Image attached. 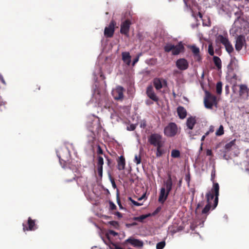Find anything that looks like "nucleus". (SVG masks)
<instances>
[{"instance_id":"56","label":"nucleus","mask_w":249,"mask_h":249,"mask_svg":"<svg viewBox=\"0 0 249 249\" xmlns=\"http://www.w3.org/2000/svg\"><path fill=\"white\" fill-rule=\"evenodd\" d=\"M6 103L5 101H3L1 100V97L0 96V106H5Z\"/></svg>"},{"instance_id":"28","label":"nucleus","mask_w":249,"mask_h":249,"mask_svg":"<svg viewBox=\"0 0 249 249\" xmlns=\"http://www.w3.org/2000/svg\"><path fill=\"white\" fill-rule=\"evenodd\" d=\"M191 50L194 54V55L196 57H200L199 56V49L196 46H192L191 47Z\"/></svg>"},{"instance_id":"4","label":"nucleus","mask_w":249,"mask_h":249,"mask_svg":"<svg viewBox=\"0 0 249 249\" xmlns=\"http://www.w3.org/2000/svg\"><path fill=\"white\" fill-rule=\"evenodd\" d=\"M148 141L150 144L158 147L162 145V136L157 133L152 134L148 138Z\"/></svg>"},{"instance_id":"22","label":"nucleus","mask_w":249,"mask_h":249,"mask_svg":"<svg viewBox=\"0 0 249 249\" xmlns=\"http://www.w3.org/2000/svg\"><path fill=\"white\" fill-rule=\"evenodd\" d=\"M184 47L182 43L180 42L177 45H174V48L173 49L172 54L173 55H178L182 52L184 50Z\"/></svg>"},{"instance_id":"61","label":"nucleus","mask_w":249,"mask_h":249,"mask_svg":"<svg viewBox=\"0 0 249 249\" xmlns=\"http://www.w3.org/2000/svg\"><path fill=\"white\" fill-rule=\"evenodd\" d=\"M213 131H214L213 128L212 126H211L210 128L209 131H210V133H212L213 132Z\"/></svg>"},{"instance_id":"59","label":"nucleus","mask_w":249,"mask_h":249,"mask_svg":"<svg viewBox=\"0 0 249 249\" xmlns=\"http://www.w3.org/2000/svg\"><path fill=\"white\" fill-rule=\"evenodd\" d=\"M160 210V207H158L157 208V209L156 210V211L154 212V214H155V213H158Z\"/></svg>"},{"instance_id":"46","label":"nucleus","mask_w":249,"mask_h":249,"mask_svg":"<svg viewBox=\"0 0 249 249\" xmlns=\"http://www.w3.org/2000/svg\"><path fill=\"white\" fill-rule=\"evenodd\" d=\"M97 171L99 176L102 178L103 176V167H97Z\"/></svg>"},{"instance_id":"49","label":"nucleus","mask_w":249,"mask_h":249,"mask_svg":"<svg viewBox=\"0 0 249 249\" xmlns=\"http://www.w3.org/2000/svg\"><path fill=\"white\" fill-rule=\"evenodd\" d=\"M97 153L98 155L103 154V151L100 145L97 146Z\"/></svg>"},{"instance_id":"12","label":"nucleus","mask_w":249,"mask_h":249,"mask_svg":"<svg viewBox=\"0 0 249 249\" xmlns=\"http://www.w3.org/2000/svg\"><path fill=\"white\" fill-rule=\"evenodd\" d=\"M219 186L218 183L213 182V186L211 192L214 194L215 198L214 200V203L213 204V209L215 208L218 202V196H219Z\"/></svg>"},{"instance_id":"53","label":"nucleus","mask_w":249,"mask_h":249,"mask_svg":"<svg viewBox=\"0 0 249 249\" xmlns=\"http://www.w3.org/2000/svg\"><path fill=\"white\" fill-rule=\"evenodd\" d=\"M185 180L188 183H189L190 180V177L189 174H188L186 176Z\"/></svg>"},{"instance_id":"1","label":"nucleus","mask_w":249,"mask_h":249,"mask_svg":"<svg viewBox=\"0 0 249 249\" xmlns=\"http://www.w3.org/2000/svg\"><path fill=\"white\" fill-rule=\"evenodd\" d=\"M204 103L206 108H212L213 105H217L216 97L210 92L206 91Z\"/></svg>"},{"instance_id":"54","label":"nucleus","mask_w":249,"mask_h":249,"mask_svg":"<svg viewBox=\"0 0 249 249\" xmlns=\"http://www.w3.org/2000/svg\"><path fill=\"white\" fill-rule=\"evenodd\" d=\"M110 223L111 225H113V226H115V227L118 225V223L117 222H116V221H111L110 222Z\"/></svg>"},{"instance_id":"51","label":"nucleus","mask_w":249,"mask_h":249,"mask_svg":"<svg viewBox=\"0 0 249 249\" xmlns=\"http://www.w3.org/2000/svg\"><path fill=\"white\" fill-rule=\"evenodd\" d=\"M0 80L1 81V83L4 85H6V82L3 77V76L0 73Z\"/></svg>"},{"instance_id":"33","label":"nucleus","mask_w":249,"mask_h":249,"mask_svg":"<svg viewBox=\"0 0 249 249\" xmlns=\"http://www.w3.org/2000/svg\"><path fill=\"white\" fill-rule=\"evenodd\" d=\"M180 153L178 150L174 149L171 151V157L174 158H178L180 157Z\"/></svg>"},{"instance_id":"55","label":"nucleus","mask_w":249,"mask_h":249,"mask_svg":"<svg viewBox=\"0 0 249 249\" xmlns=\"http://www.w3.org/2000/svg\"><path fill=\"white\" fill-rule=\"evenodd\" d=\"M145 196H146V194H145H145H143L142 195V196H141V197H140L139 198H138V200L139 201H141V200H142V199H144V198H145Z\"/></svg>"},{"instance_id":"20","label":"nucleus","mask_w":249,"mask_h":249,"mask_svg":"<svg viewBox=\"0 0 249 249\" xmlns=\"http://www.w3.org/2000/svg\"><path fill=\"white\" fill-rule=\"evenodd\" d=\"M122 60L127 66H129L131 63V56L128 52H124L122 53Z\"/></svg>"},{"instance_id":"37","label":"nucleus","mask_w":249,"mask_h":249,"mask_svg":"<svg viewBox=\"0 0 249 249\" xmlns=\"http://www.w3.org/2000/svg\"><path fill=\"white\" fill-rule=\"evenodd\" d=\"M224 134V128L223 126L221 125L218 129L216 131L215 134L217 136H221Z\"/></svg>"},{"instance_id":"17","label":"nucleus","mask_w":249,"mask_h":249,"mask_svg":"<svg viewBox=\"0 0 249 249\" xmlns=\"http://www.w3.org/2000/svg\"><path fill=\"white\" fill-rule=\"evenodd\" d=\"M249 89L247 86L245 85L240 86L239 95L242 98L247 99L249 97Z\"/></svg>"},{"instance_id":"40","label":"nucleus","mask_w":249,"mask_h":249,"mask_svg":"<svg viewBox=\"0 0 249 249\" xmlns=\"http://www.w3.org/2000/svg\"><path fill=\"white\" fill-rule=\"evenodd\" d=\"M134 161L137 165L140 164L141 162V156L140 155H136L135 156V159H134Z\"/></svg>"},{"instance_id":"18","label":"nucleus","mask_w":249,"mask_h":249,"mask_svg":"<svg viewBox=\"0 0 249 249\" xmlns=\"http://www.w3.org/2000/svg\"><path fill=\"white\" fill-rule=\"evenodd\" d=\"M126 241L135 247L141 248L142 247L143 245L142 241L132 237L129 238Z\"/></svg>"},{"instance_id":"19","label":"nucleus","mask_w":249,"mask_h":249,"mask_svg":"<svg viewBox=\"0 0 249 249\" xmlns=\"http://www.w3.org/2000/svg\"><path fill=\"white\" fill-rule=\"evenodd\" d=\"M164 184L166 186V191L168 193H170L173 187V181L170 173L168 174L167 179L164 181Z\"/></svg>"},{"instance_id":"2","label":"nucleus","mask_w":249,"mask_h":249,"mask_svg":"<svg viewBox=\"0 0 249 249\" xmlns=\"http://www.w3.org/2000/svg\"><path fill=\"white\" fill-rule=\"evenodd\" d=\"M233 12L234 15L236 17L234 24L238 28H241L242 27L241 24L243 22H246V20L243 17V12L239 8H236L235 10H233Z\"/></svg>"},{"instance_id":"29","label":"nucleus","mask_w":249,"mask_h":249,"mask_svg":"<svg viewBox=\"0 0 249 249\" xmlns=\"http://www.w3.org/2000/svg\"><path fill=\"white\" fill-rule=\"evenodd\" d=\"M174 48V45H173L171 43H168L166 44L164 47V51L167 53H169L170 51H172V52Z\"/></svg>"},{"instance_id":"64","label":"nucleus","mask_w":249,"mask_h":249,"mask_svg":"<svg viewBox=\"0 0 249 249\" xmlns=\"http://www.w3.org/2000/svg\"><path fill=\"white\" fill-rule=\"evenodd\" d=\"M112 186L115 188L116 187V185L114 180L112 181Z\"/></svg>"},{"instance_id":"42","label":"nucleus","mask_w":249,"mask_h":249,"mask_svg":"<svg viewBox=\"0 0 249 249\" xmlns=\"http://www.w3.org/2000/svg\"><path fill=\"white\" fill-rule=\"evenodd\" d=\"M59 159L60 163L63 167H64L67 165V161L65 159L62 158L61 157H59Z\"/></svg>"},{"instance_id":"11","label":"nucleus","mask_w":249,"mask_h":249,"mask_svg":"<svg viewBox=\"0 0 249 249\" xmlns=\"http://www.w3.org/2000/svg\"><path fill=\"white\" fill-rule=\"evenodd\" d=\"M153 85L157 90H160L162 87H167V82L163 78L156 77L153 79Z\"/></svg>"},{"instance_id":"52","label":"nucleus","mask_w":249,"mask_h":249,"mask_svg":"<svg viewBox=\"0 0 249 249\" xmlns=\"http://www.w3.org/2000/svg\"><path fill=\"white\" fill-rule=\"evenodd\" d=\"M104 157L107 159V164L108 166H110V164L111 163V159H110L106 155H104Z\"/></svg>"},{"instance_id":"31","label":"nucleus","mask_w":249,"mask_h":249,"mask_svg":"<svg viewBox=\"0 0 249 249\" xmlns=\"http://www.w3.org/2000/svg\"><path fill=\"white\" fill-rule=\"evenodd\" d=\"M162 145H160L159 146L157 147L156 150V156L157 157H161L164 153V150L161 149Z\"/></svg>"},{"instance_id":"43","label":"nucleus","mask_w":249,"mask_h":249,"mask_svg":"<svg viewBox=\"0 0 249 249\" xmlns=\"http://www.w3.org/2000/svg\"><path fill=\"white\" fill-rule=\"evenodd\" d=\"M128 200L131 201L133 204L136 206H140L142 205V203H139L133 200L131 197H128Z\"/></svg>"},{"instance_id":"35","label":"nucleus","mask_w":249,"mask_h":249,"mask_svg":"<svg viewBox=\"0 0 249 249\" xmlns=\"http://www.w3.org/2000/svg\"><path fill=\"white\" fill-rule=\"evenodd\" d=\"M104 164V159L103 157L98 156L97 157V167H103Z\"/></svg>"},{"instance_id":"60","label":"nucleus","mask_w":249,"mask_h":249,"mask_svg":"<svg viewBox=\"0 0 249 249\" xmlns=\"http://www.w3.org/2000/svg\"><path fill=\"white\" fill-rule=\"evenodd\" d=\"M117 203L118 205H120L121 203V201H120V200L119 199V195L117 194Z\"/></svg>"},{"instance_id":"39","label":"nucleus","mask_w":249,"mask_h":249,"mask_svg":"<svg viewBox=\"0 0 249 249\" xmlns=\"http://www.w3.org/2000/svg\"><path fill=\"white\" fill-rule=\"evenodd\" d=\"M165 246V241H161L157 243L156 245L157 249H163Z\"/></svg>"},{"instance_id":"50","label":"nucleus","mask_w":249,"mask_h":249,"mask_svg":"<svg viewBox=\"0 0 249 249\" xmlns=\"http://www.w3.org/2000/svg\"><path fill=\"white\" fill-rule=\"evenodd\" d=\"M139 56H140V55H138L136 58H135L134 59V60H133V62H132V66H134L135 65V64L138 62L139 59Z\"/></svg>"},{"instance_id":"44","label":"nucleus","mask_w":249,"mask_h":249,"mask_svg":"<svg viewBox=\"0 0 249 249\" xmlns=\"http://www.w3.org/2000/svg\"><path fill=\"white\" fill-rule=\"evenodd\" d=\"M204 204V201H201V202H199L197 205L196 209V213L198 211V209L200 208H202Z\"/></svg>"},{"instance_id":"27","label":"nucleus","mask_w":249,"mask_h":249,"mask_svg":"<svg viewBox=\"0 0 249 249\" xmlns=\"http://www.w3.org/2000/svg\"><path fill=\"white\" fill-rule=\"evenodd\" d=\"M206 196L207 203L212 204V200H213L215 196L214 194L211 192H209L207 193Z\"/></svg>"},{"instance_id":"38","label":"nucleus","mask_w":249,"mask_h":249,"mask_svg":"<svg viewBox=\"0 0 249 249\" xmlns=\"http://www.w3.org/2000/svg\"><path fill=\"white\" fill-rule=\"evenodd\" d=\"M208 51L210 55L213 56L214 55V51L212 43L209 44Z\"/></svg>"},{"instance_id":"24","label":"nucleus","mask_w":249,"mask_h":249,"mask_svg":"<svg viewBox=\"0 0 249 249\" xmlns=\"http://www.w3.org/2000/svg\"><path fill=\"white\" fill-rule=\"evenodd\" d=\"M177 113L180 119H184L187 115L186 109L183 107L179 106L177 108Z\"/></svg>"},{"instance_id":"48","label":"nucleus","mask_w":249,"mask_h":249,"mask_svg":"<svg viewBox=\"0 0 249 249\" xmlns=\"http://www.w3.org/2000/svg\"><path fill=\"white\" fill-rule=\"evenodd\" d=\"M109 204L110 209L111 210H114L116 209V206L112 202L110 201Z\"/></svg>"},{"instance_id":"34","label":"nucleus","mask_w":249,"mask_h":249,"mask_svg":"<svg viewBox=\"0 0 249 249\" xmlns=\"http://www.w3.org/2000/svg\"><path fill=\"white\" fill-rule=\"evenodd\" d=\"M235 140H232L229 142V143H227L225 145V149L228 151L230 150L231 148V147L235 144Z\"/></svg>"},{"instance_id":"7","label":"nucleus","mask_w":249,"mask_h":249,"mask_svg":"<svg viewBox=\"0 0 249 249\" xmlns=\"http://www.w3.org/2000/svg\"><path fill=\"white\" fill-rule=\"evenodd\" d=\"M124 89L121 86H117L115 89H113L112 94L115 100L119 101L123 100L124 99Z\"/></svg>"},{"instance_id":"30","label":"nucleus","mask_w":249,"mask_h":249,"mask_svg":"<svg viewBox=\"0 0 249 249\" xmlns=\"http://www.w3.org/2000/svg\"><path fill=\"white\" fill-rule=\"evenodd\" d=\"M222 83L219 81L217 83L216 85V91L217 94H221L222 93Z\"/></svg>"},{"instance_id":"16","label":"nucleus","mask_w":249,"mask_h":249,"mask_svg":"<svg viewBox=\"0 0 249 249\" xmlns=\"http://www.w3.org/2000/svg\"><path fill=\"white\" fill-rule=\"evenodd\" d=\"M170 193H168L163 187L161 188L160 191L158 201L163 204L166 200Z\"/></svg>"},{"instance_id":"47","label":"nucleus","mask_w":249,"mask_h":249,"mask_svg":"<svg viewBox=\"0 0 249 249\" xmlns=\"http://www.w3.org/2000/svg\"><path fill=\"white\" fill-rule=\"evenodd\" d=\"M215 176V170L213 169L211 173V180L213 182H214V178Z\"/></svg>"},{"instance_id":"32","label":"nucleus","mask_w":249,"mask_h":249,"mask_svg":"<svg viewBox=\"0 0 249 249\" xmlns=\"http://www.w3.org/2000/svg\"><path fill=\"white\" fill-rule=\"evenodd\" d=\"M149 215H150V214H145V215L143 214V215H140V216L134 217L133 218V219L135 221H138L142 222L144 219H145L146 218H147Z\"/></svg>"},{"instance_id":"58","label":"nucleus","mask_w":249,"mask_h":249,"mask_svg":"<svg viewBox=\"0 0 249 249\" xmlns=\"http://www.w3.org/2000/svg\"><path fill=\"white\" fill-rule=\"evenodd\" d=\"M115 214L119 218H121L122 217V213L119 212H116Z\"/></svg>"},{"instance_id":"8","label":"nucleus","mask_w":249,"mask_h":249,"mask_svg":"<svg viewBox=\"0 0 249 249\" xmlns=\"http://www.w3.org/2000/svg\"><path fill=\"white\" fill-rule=\"evenodd\" d=\"M116 23L114 20H112L108 26L106 27L104 30V35L106 37L110 38L113 36L115 31V26Z\"/></svg>"},{"instance_id":"5","label":"nucleus","mask_w":249,"mask_h":249,"mask_svg":"<svg viewBox=\"0 0 249 249\" xmlns=\"http://www.w3.org/2000/svg\"><path fill=\"white\" fill-rule=\"evenodd\" d=\"M217 39L225 46L226 51L229 54L233 52V47L228 38L222 35H219Z\"/></svg>"},{"instance_id":"3","label":"nucleus","mask_w":249,"mask_h":249,"mask_svg":"<svg viewBox=\"0 0 249 249\" xmlns=\"http://www.w3.org/2000/svg\"><path fill=\"white\" fill-rule=\"evenodd\" d=\"M178 131L177 124L174 123H170L164 128V133L167 137H174Z\"/></svg>"},{"instance_id":"45","label":"nucleus","mask_w":249,"mask_h":249,"mask_svg":"<svg viewBox=\"0 0 249 249\" xmlns=\"http://www.w3.org/2000/svg\"><path fill=\"white\" fill-rule=\"evenodd\" d=\"M136 128V125L134 124H131L127 127V130L128 131H133Z\"/></svg>"},{"instance_id":"63","label":"nucleus","mask_w":249,"mask_h":249,"mask_svg":"<svg viewBox=\"0 0 249 249\" xmlns=\"http://www.w3.org/2000/svg\"><path fill=\"white\" fill-rule=\"evenodd\" d=\"M181 184H182V179H180L179 181H178V185L179 187H180L181 186Z\"/></svg>"},{"instance_id":"26","label":"nucleus","mask_w":249,"mask_h":249,"mask_svg":"<svg viewBox=\"0 0 249 249\" xmlns=\"http://www.w3.org/2000/svg\"><path fill=\"white\" fill-rule=\"evenodd\" d=\"M213 62L214 63L215 66L218 69H220L221 68V61L219 57L216 56H214L213 57Z\"/></svg>"},{"instance_id":"23","label":"nucleus","mask_w":249,"mask_h":249,"mask_svg":"<svg viewBox=\"0 0 249 249\" xmlns=\"http://www.w3.org/2000/svg\"><path fill=\"white\" fill-rule=\"evenodd\" d=\"M117 168L119 170H123L125 168V160L123 156H121L117 160Z\"/></svg>"},{"instance_id":"41","label":"nucleus","mask_w":249,"mask_h":249,"mask_svg":"<svg viewBox=\"0 0 249 249\" xmlns=\"http://www.w3.org/2000/svg\"><path fill=\"white\" fill-rule=\"evenodd\" d=\"M112 235L113 236H115L118 235V233L113 230H109L108 233L107 234V238L109 240V235Z\"/></svg>"},{"instance_id":"6","label":"nucleus","mask_w":249,"mask_h":249,"mask_svg":"<svg viewBox=\"0 0 249 249\" xmlns=\"http://www.w3.org/2000/svg\"><path fill=\"white\" fill-rule=\"evenodd\" d=\"M23 230L24 231H35L38 228L36 224V220L32 219L30 217H28L27 224H22Z\"/></svg>"},{"instance_id":"9","label":"nucleus","mask_w":249,"mask_h":249,"mask_svg":"<svg viewBox=\"0 0 249 249\" xmlns=\"http://www.w3.org/2000/svg\"><path fill=\"white\" fill-rule=\"evenodd\" d=\"M218 2H216V7L219 14H227L229 10V5L224 1L218 0Z\"/></svg>"},{"instance_id":"57","label":"nucleus","mask_w":249,"mask_h":249,"mask_svg":"<svg viewBox=\"0 0 249 249\" xmlns=\"http://www.w3.org/2000/svg\"><path fill=\"white\" fill-rule=\"evenodd\" d=\"M207 155L211 156L212 155V152L211 150L208 149L206 152Z\"/></svg>"},{"instance_id":"10","label":"nucleus","mask_w":249,"mask_h":249,"mask_svg":"<svg viewBox=\"0 0 249 249\" xmlns=\"http://www.w3.org/2000/svg\"><path fill=\"white\" fill-rule=\"evenodd\" d=\"M131 24V21L127 19L123 21L121 24L120 33L125 35L126 37L129 36L130 27Z\"/></svg>"},{"instance_id":"21","label":"nucleus","mask_w":249,"mask_h":249,"mask_svg":"<svg viewBox=\"0 0 249 249\" xmlns=\"http://www.w3.org/2000/svg\"><path fill=\"white\" fill-rule=\"evenodd\" d=\"M92 124L94 125V126L92 128H90V131L92 133H99L102 129L101 124L99 120L93 121Z\"/></svg>"},{"instance_id":"62","label":"nucleus","mask_w":249,"mask_h":249,"mask_svg":"<svg viewBox=\"0 0 249 249\" xmlns=\"http://www.w3.org/2000/svg\"><path fill=\"white\" fill-rule=\"evenodd\" d=\"M183 1L185 5V6L188 8L189 7V5L188 4L187 0H183Z\"/></svg>"},{"instance_id":"25","label":"nucleus","mask_w":249,"mask_h":249,"mask_svg":"<svg viewBox=\"0 0 249 249\" xmlns=\"http://www.w3.org/2000/svg\"><path fill=\"white\" fill-rule=\"evenodd\" d=\"M196 123V120L195 117H191L187 119L186 124L188 128L192 129Z\"/></svg>"},{"instance_id":"36","label":"nucleus","mask_w":249,"mask_h":249,"mask_svg":"<svg viewBox=\"0 0 249 249\" xmlns=\"http://www.w3.org/2000/svg\"><path fill=\"white\" fill-rule=\"evenodd\" d=\"M211 205L212 204H210L207 203V204L205 206L204 208L202 210V213H203V214L207 213L209 212V211L211 209Z\"/></svg>"},{"instance_id":"14","label":"nucleus","mask_w":249,"mask_h":249,"mask_svg":"<svg viewBox=\"0 0 249 249\" xmlns=\"http://www.w3.org/2000/svg\"><path fill=\"white\" fill-rule=\"evenodd\" d=\"M146 93L147 96L154 102H158L159 98L154 92L152 86L149 85L147 87Z\"/></svg>"},{"instance_id":"15","label":"nucleus","mask_w":249,"mask_h":249,"mask_svg":"<svg viewBox=\"0 0 249 249\" xmlns=\"http://www.w3.org/2000/svg\"><path fill=\"white\" fill-rule=\"evenodd\" d=\"M176 64L177 68L181 71L186 70L189 67L188 61L184 58H180L177 60Z\"/></svg>"},{"instance_id":"13","label":"nucleus","mask_w":249,"mask_h":249,"mask_svg":"<svg viewBox=\"0 0 249 249\" xmlns=\"http://www.w3.org/2000/svg\"><path fill=\"white\" fill-rule=\"evenodd\" d=\"M246 45L245 37L243 35L237 36L235 45V49L237 51H240L244 45Z\"/></svg>"}]
</instances>
